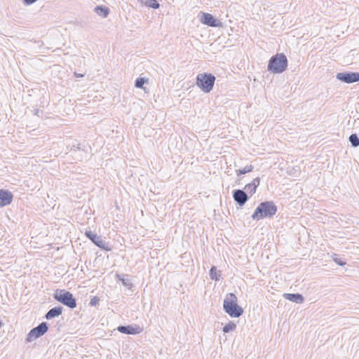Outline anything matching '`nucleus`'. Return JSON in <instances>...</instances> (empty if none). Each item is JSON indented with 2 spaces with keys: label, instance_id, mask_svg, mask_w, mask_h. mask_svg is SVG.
<instances>
[{
  "label": "nucleus",
  "instance_id": "obj_26",
  "mask_svg": "<svg viewBox=\"0 0 359 359\" xmlns=\"http://www.w3.org/2000/svg\"><path fill=\"white\" fill-rule=\"evenodd\" d=\"M84 146L80 143H78L76 145H72L71 150L76 151V150H84Z\"/></svg>",
  "mask_w": 359,
  "mask_h": 359
},
{
  "label": "nucleus",
  "instance_id": "obj_7",
  "mask_svg": "<svg viewBox=\"0 0 359 359\" xmlns=\"http://www.w3.org/2000/svg\"><path fill=\"white\" fill-rule=\"evenodd\" d=\"M48 330V327L46 323L43 322L40 323L36 327L32 329L28 333L26 341L31 342L37 338L43 336Z\"/></svg>",
  "mask_w": 359,
  "mask_h": 359
},
{
  "label": "nucleus",
  "instance_id": "obj_11",
  "mask_svg": "<svg viewBox=\"0 0 359 359\" xmlns=\"http://www.w3.org/2000/svg\"><path fill=\"white\" fill-rule=\"evenodd\" d=\"M13 194L6 189H0V207L6 206L12 203Z\"/></svg>",
  "mask_w": 359,
  "mask_h": 359
},
{
  "label": "nucleus",
  "instance_id": "obj_17",
  "mask_svg": "<svg viewBox=\"0 0 359 359\" xmlns=\"http://www.w3.org/2000/svg\"><path fill=\"white\" fill-rule=\"evenodd\" d=\"M141 2L149 8L157 9L160 7V4L156 0H141Z\"/></svg>",
  "mask_w": 359,
  "mask_h": 359
},
{
  "label": "nucleus",
  "instance_id": "obj_14",
  "mask_svg": "<svg viewBox=\"0 0 359 359\" xmlns=\"http://www.w3.org/2000/svg\"><path fill=\"white\" fill-rule=\"evenodd\" d=\"M62 313V307L61 306H55L54 308L50 309L46 314L45 318L47 320L52 319L53 318L57 317L61 315Z\"/></svg>",
  "mask_w": 359,
  "mask_h": 359
},
{
  "label": "nucleus",
  "instance_id": "obj_10",
  "mask_svg": "<svg viewBox=\"0 0 359 359\" xmlns=\"http://www.w3.org/2000/svg\"><path fill=\"white\" fill-rule=\"evenodd\" d=\"M232 195L233 200L240 207H243L249 199L248 194L242 189L233 190Z\"/></svg>",
  "mask_w": 359,
  "mask_h": 359
},
{
  "label": "nucleus",
  "instance_id": "obj_9",
  "mask_svg": "<svg viewBox=\"0 0 359 359\" xmlns=\"http://www.w3.org/2000/svg\"><path fill=\"white\" fill-rule=\"evenodd\" d=\"M337 79L346 83H353L359 81V72H344L337 73Z\"/></svg>",
  "mask_w": 359,
  "mask_h": 359
},
{
  "label": "nucleus",
  "instance_id": "obj_28",
  "mask_svg": "<svg viewBox=\"0 0 359 359\" xmlns=\"http://www.w3.org/2000/svg\"><path fill=\"white\" fill-rule=\"evenodd\" d=\"M36 0H23V2L25 5H31L34 4Z\"/></svg>",
  "mask_w": 359,
  "mask_h": 359
},
{
  "label": "nucleus",
  "instance_id": "obj_24",
  "mask_svg": "<svg viewBox=\"0 0 359 359\" xmlns=\"http://www.w3.org/2000/svg\"><path fill=\"white\" fill-rule=\"evenodd\" d=\"M221 276V271H210V277L212 280H219Z\"/></svg>",
  "mask_w": 359,
  "mask_h": 359
},
{
  "label": "nucleus",
  "instance_id": "obj_12",
  "mask_svg": "<svg viewBox=\"0 0 359 359\" xmlns=\"http://www.w3.org/2000/svg\"><path fill=\"white\" fill-rule=\"evenodd\" d=\"M117 330L123 334H137L142 332V329L140 326H132V325H120L117 327Z\"/></svg>",
  "mask_w": 359,
  "mask_h": 359
},
{
  "label": "nucleus",
  "instance_id": "obj_2",
  "mask_svg": "<svg viewBox=\"0 0 359 359\" xmlns=\"http://www.w3.org/2000/svg\"><path fill=\"white\" fill-rule=\"evenodd\" d=\"M223 309L232 318H238L243 313V309L238 305V298L233 293L226 294L224 300Z\"/></svg>",
  "mask_w": 359,
  "mask_h": 359
},
{
  "label": "nucleus",
  "instance_id": "obj_20",
  "mask_svg": "<svg viewBox=\"0 0 359 359\" xmlns=\"http://www.w3.org/2000/svg\"><path fill=\"white\" fill-rule=\"evenodd\" d=\"M148 83V79L144 77H138L135 81V87L137 88H143L145 83Z\"/></svg>",
  "mask_w": 359,
  "mask_h": 359
},
{
  "label": "nucleus",
  "instance_id": "obj_8",
  "mask_svg": "<svg viewBox=\"0 0 359 359\" xmlns=\"http://www.w3.org/2000/svg\"><path fill=\"white\" fill-rule=\"evenodd\" d=\"M200 22L205 25L212 27H222V22L208 13L201 12L199 14Z\"/></svg>",
  "mask_w": 359,
  "mask_h": 359
},
{
  "label": "nucleus",
  "instance_id": "obj_15",
  "mask_svg": "<svg viewBox=\"0 0 359 359\" xmlns=\"http://www.w3.org/2000/svg\"><path fill=\"white\" fill-rule=\"evenodd\" d=\"M95 13H96L98 15L102 16L104 18L107 17L109 13V9L104 6H97L94 8Z\"/></svg>",
  "mask_w": 359,
  "mask_h": 359
},
{
  "label": "nucleus",
  "instance_id": "obj_21",
  "mask_svg": "<svg viewBox=\"0 0 359 359\" xmlns=\"http://www.w3.org/2000/svg\"><path fill=\"white\" fill-rule=\"evenodd\" d=\"M332 257V260L339 266H343L346 264V260L340 257L338 255L334 254Z\"/></svg>",
  "mask_w": 359,
  "mask_h": 359
},
{
  "label": "nucleus",
  "instance_id": "obj_3",
  "mask_svg": "<svg viewBox=\"0 0 359 359\" xmlns=\"http://www.w3.org/2000/svg\"><path fill=\"white\" fill-rule=\"evenodd\" d=\"M288 61L284 53H277L269 60L267 70L273 74H281L287 69Z\"/></svg>",
  "mask_w": 359,
  "mask_h": 359
},
{
  "label": "nucleus",
  "instance_id": "obj_13",
  "mask_svg": "<svg viewBox=\"0 0 359 359\" xmlns=\"http://www.w3.org/2000/svg\"><path fill=\"white\" fill-rule=\"evenodd\" d=\"M283 297L285 299L297 304H302L304 302V297L300 294L285 293Z\"/></svg>",
  "mask_w": 359,
  "mask_h": 359
},
{
  "label": "nucleus",
  "instance_id": "obj_19",
  "mask_svg": "<svg viewBox=\"0 0 359 359\" xmlns=\"http://www.w3.org/2000/svg\"><path fill=\"white\" fill-rule=\"evenodd\" d=\"M254 169V166L252 165H246L245 166L243 169H238V170H236V175L238 176H240L241 175H244V174H246V173H248L251 171H252V170Z\"/></svg>",
  "mask_w": 359,
  "mask_h": 359
},
{
  "label": "nucleus",
  "instance_id": "obj_29",
  "mask_svg": "<svg viewBox=\"0 0 359 359\" xmlns=\"http://www.w3.org/2000/svg\"><path fill=\"white\" fill-rule=\"evenodd\" d=\"M39 111H39V109H36L34 110V115H36V116H39Z\"/></svg>",
  "mask_w": 359,
  "mask_h": 359
},
{
  "label": "nucleus",
  "instance_id": "obj_18",
  "mask_svg": "<svg viewBox=\"0 0 359 359\" xmlns=\"http://www.w3.org/2000/svg\"><path fill=\"white\" fill-rule=\"evenodd\" d=\"M348 140L353 147H358L359 146V137L356 133L351 134L349 137Z\"/></svg>",
  "mask_w": 359,
  "mask_h": 359
},
{
  "label": "nucleus",
  "instance_id": "obj_16",
  "mask_svg": "<svg viewBox=\"0 0 359 359\" xmlns=\"http://www.w3.org/2000/svg\"><path fill=\"white\" fill-rule=\"evenodd\" d=\"M117 278L122 282L123 285L129 289L133 286L131 278L129 276H123L121 277L118 274L116 275Z\"/></svg>",
  "mask_w": 359,
  "mask_h": 359
},
{
  "label": "nucleus",
  "instance_id": "obj_4",
  "mask_svg": "<svg viewBox=\"0 0 359 359\" xmlns=\"http://www.w3.org/2000/svg\"><path fill=\"white\" fill-rule=\"evenodd\" d=\"M215 76L210 73L198 74L196 76V85L205 93H210L214 86Z\"/></svg>",
  "mask_w": 359,
  "mask_h": 359
},
{
  "label": "nucleus",
  "instance_id": "obj_32",
  "mask_svg": "<svg viewBox=\"0 0 359 359\" xmlns=\"http://www.w3.org/2000/svg\"><path fill=\"white\" fill-rule=\"evenodd\" d=\"M3 323L0 320V327L2 326Z\"/></svg>",
  "mask_w": 359,
  "mask_h": 359
},
{
  "label": "nucleus",
  "instance_id": "obj_5",
  "mask_svg": "<svg viewBox=\"0 0 359 359\" xmlns=\"http://www.w3.org/2000/svg\"><path fill=\"white\" fill-rule=\"evenodd\" d=\"M54 298L57 301L71 309H74L76 306V299L74 298L73 294L69 292L64 290L57 291L54 294Z\"/></svg>",
  "mask_w": 359,
  "mask_h": 359
},
{
  "label": "nucleus",
  "instance_id": "obj_6",
  "mask_svg": "<svg viewBox=\"0 0 359 359\" xmlns=\"http://www.w3.org/2000/svg\"><path fill=\"white\" fill-rule=\"evenodd\" d=\"M85 236L92 241L97 247L106 251H110L111 247L109 243L102 239V236H98L97 233L91 231H86Z\"/></svg>",
  "mask_w": 359,
  "mask_h": 359
},
{
  "label": "nucleus",
  "instance_id": "obj_1",
  "mask_svg": "<svg viewBox=\"0 0 359 359\" xmlns=\"http://www.w3.org/2000/svg\"><path fill=\"white\" fill-rule=\"evenodd\" d=\"M277 207L273 201H266L260 203L252 215L253 219L259 220L264 218H271L276 215Z\"/></svg>",
  "mask_w": 359,
  "mask_h": 359
},
{
  "label": "nucleus",
  "instance_id": "obj_27",
  "mask_svg": "<svg viewBox=\"0 0 359 359\" xmlns=\"http://www.w3.org/2000/svg\"><path fill=\"white\" fill-rule=\"evenodd\" d=\"M251 183L254 185H256V187H257L259 184H260V178L259 177H256L255 178L252 182Z\"/></svg>",
  "mask_w": 359,
  "mask_h": 359
},
{
  "label": "nucleus",
  "instance_id": "obj_25",
  "mask_svg": "<svg viewBox=\"0 0 359 359\" xmlns=\"http://www.w3.org/2000/svg\"><path fill=\"white\" fill-rule=\"evenodd\" d=\"M99 302L100 298H98L97 297H93V298H91L89 304L91 306H96L97 305H98Z\"/></svg>",
  "mask_w": 359,
  "mask_h": 359
},
{
  "label": "nucleus",
  "instance_id": "obj_31",
  "mask_svg": "<svg viewBox=\"0 0 359 359\" xmlns=\"http://www.w3.org/2000/svg\"><path fill=\"white\" fill-rule=\"evenodd\" d=\"M210 269H212V270H215V269H217L215 266H212Z\"/></svg>",
  "mask_w": 359,
  "mask_h": 359
},
{
  "label": "nucleus",
  "instance_id": "obj_30",
  "mask_svg": "<svg viewBox=\"0 0 359 359\" xmlns=\"http://www.w3.org/2000/svg\"><path fill=\"white\" fill-rule=\"evenodd\" d=\"M76 76H78V77H82V76H83V74H76Z\"/></svg>",
  "mask_w": 359,
  "mask_h": 359
},
{
  "label": "nucleus",
  "instance_id": "obj_22",
  "mask_svg": "<svg viewBox=\"0 0 359 359\" xmlns=\"http://www.w3.org/2000/svg\"><path fill=\"white\" fill-rule=\"evenodd\" d=\"M257 188V187H256V185H254L250 182L247 184L244 189L250 195V196H252L254 194H255Z\"/></svg>",
  "mask_w": 359,
  "mask_h": 359
},
{
  "label": "nucleus",
  "instance_id": "obj_23",
  "mask_svg": "<svg viewBox=\"0 0 359 359\" xmlns=\"http://www.w3.org/2000/svg\"><path fill=\"white\" fill-rule=\"evenodd\" d=\"M236 325L233 322H229L223 327V332L224 333H228L230 331H233L236 329Z\"/></svg>",
  "mask_w": 359,
  "mask_h": 359
}]
</instances>
